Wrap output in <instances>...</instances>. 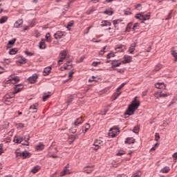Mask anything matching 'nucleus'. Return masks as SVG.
Returning a JSON list of instances; mask_svg holds the SVG:
<instances>
[{
  "instance_id": "f257e3e1",
  "label": "nucleus",
  "mask_w": 177,
  "mask_h": 177,
  "mask_svg": "<svg viewBox=\"0 0 177 177\" xmlns=\"http://www.w3.org/2000/svg\"><path fill=\"white\" fill-rule=\"evenodd\" d=\"M140 106V102L138 100V97H136L132 101L131 104L129 106L126 114L127 115H133L135 111Z\"/></svg>"
},
{
  "instance_id": "f03ea898",
  "label": "nucleus",
  "mask_w": 177,
  "mask_h": 177,
  "mask_svg": "<svg viewBox=\"0 0 177 177\" xmlns=\"http://www.w3.org/2000/svg\"><path fill=\"white\" fill-rule=\"evenodd\" d=\"M118 133H120V129L117 126L113 127L109 131V136H111V138H115Z\"/></svg>"
},
{
  "instance_id": "7ed1b4c3",
  "label": "nucleus",
  "mask_w": 177,
  "mask_h": 177,
  "mask_svg": "<svg viewBox=\"0 0 177 177\" xmlns=\"http://www.w3.org/2000/svg\"><path fill=\"white\" fill-rule=\"evenodd\" d=\"M136 19H139V20H142L145 21V20H149L150 19V14L148 13L147 15H145L144 13L137 14L136 15Z\"/></svg>"
},
{
  "instance_id": "20e7f679",
  "label": "nucleus",
  "mask_w": 177,
  "mask_h": 177,
  "mask_svg": "<svg viewBox=\"0 0 177 177\" xmlns=\"http://www.w3.org/2000/svg\"><path fill=\"white\" fill-rule=\"evenodd\" d=\"M67 56V51L66 50H62L59 53V59L58 60V64L60 66L62 63H63V61L66 59Z\"/></svg>"
},
{
  "instance_id": "39448f33",
  "label": "nucleus",
  "mask_w": 177,
  "mask_h": 177,
  "mask_svg": "<svg viewBox=\"0 0 177 177\" xmlns=\"http://www.w3.org/2000/svg\"><path fill=\"white\" fill-rule=\"evenodd\" d=\"M20 81V77L19 76L12 77L10 76L8 80L7 81V84H17Z\"/></svg>"
},
{
  "instance_id": "423d86ee",
  "label": "nucleus",
  "mask_w": 177,
  "mask_h": 177,
  "mask_svg": "<svg viewBox=\"0 0 177 177\" xmlns=\"http://www.w3.org/2000/svg\"><path fill=\"white\" fill-rule=\"evenodd\" d=\"M115 50L116 52H124V50H127V46L125 45L118 44L115 47Z\"/></svg>"
},
{
  "instance_id": "0eeeda50",
  "label": "nucleus",
  "mask_w": 177,
  "mask_h": 177,
  "mask_svg": "<svg viewBox=\"0 0 177 177\" xmlns=\"http://www.w3.org/2000/svg\"><path fill=\"white\" fill-rule=\"evenodd\" d=\"M66 36V32L57 31L55 34H54V37L55 39H61Z\"/></svg>"
},
{
  "instance_id": "6e6552de",
  "label": "nucleus",
  "mask_w": 177,
  "mask_h": 177,
  "mask_svg": "<svg viewBox=\"0 0 177 177\" xmlns=\"http://www.w3.org/2000/svg\"><path fill=\"white\" fill-rule=\"evenodd\" d=\"M102 143H103V142L100 140H95L94 142H93V146H95V147H94V150H99V149H100V146H102Z\"/></svg>"
},
{
  "instance_id": "1a4fd4ad",
  "label": "nucleus",
  "mask_w": 177,
  "mask_h": 177,
  "mask_svg": "<svg viewBox=\"0 0 177 177\" xmlns=\"http://www.w3.org/2000/svg\"><path fill=\"white\" fill-rule=\"evenodd\" d=\"M131 62H132V57L129 55H124L122 63L126 64L127 63H131Z\"/></svg>"
},
{
  "instance_id": "9d476101",
  "label": "nucleus",
  "mask_w": 177,
  "mask_h": 177,
  "mask_svg": "<svg viewBox=\"0 0 177 177\" xmlns=\"http://www.w3.org/2000/svg\"><path fill=\"white\" fill-rule=\"evenodd\" d=\"M37 80H38V75L37 74H34L28 78V81L30 84H35V82H37Z\"/></svg>"
},
{
  "instance_id": "9b49d317",
  "label": "nucleus",
  "mask_w": 177,
  "mask_h": 177,
  "mask_svg": "<svg viewBox=\"0 0 177 177\" xmlns=\"http://www.w3.org/2000/svg\"><path fill=\"white\" fill-rule=\"evenodd\" d=\"M23 140L25 141V143H22L24 146H29L30 142H28V141L30 140V136L29 135L24 136V137H23Z\"/></svg>"
},
{
  "instance_id": "f8f14e48",
  "label": "nucleus",
  "mask_w": 177,
  "mask_h": 177,
  "mask_svg": "<svg viewBox=\"0 0 177 177\" xmlns=\"http://www.w3.org/2000/svg\"><path fill=\"white\" fill-rule=\"evenodd\" d=\"M29 110H30V113H37V111L38 110L37 104L31 105L29 108Z\"/></svg>"
},
{
  "instance_id": "ddd939ff",
  "label": "nucleus",
  "mask_w": 177,
  "mask_h": 177,
  "mask_svg": "<svg viewBox=\"0 0 177 177\" xmlns=\"http://www.w3.org/2000/svg\"><path fill=\"white\" fill-rule=\"evenodd\" d=\"M156 88H157V89H165V84H164V82H158L156 83L155 84Z\"/></svg>"
},
{
  "instance_id": "4468645a",
  "label": "nucleus",
  "mask_w": 177,
  "mask_h": 177,
  "mask_svg": "<svg viewBox=\"0 0 177 177\" xmlns=\"http://www.w3.org/2000/svg\"><path fill=\"white\" fill-rule=\"evenodd\" d=\"M21 89H23V85L21 84L17 85L12 95H15V93H19V92L21 91Z\"/></svg>"
},
{
  "instance_id": "2eb2a0df",
  "label": "nucleus",
  "mask_w": 177,
  "mask_h": 177,
  "mask_svg": "<svg viewBox=\"0 0 177 177\" xmlns=\"http://www.w3.org/2000/svg\"><path fill=\"white\" fill-rule=\"evenodd\" d=\"M15 143H21L23 142V137L15 136L13 139Z\"/></svg>"
},
{
  "instance_id": "dca6fc26",
  "label": "nucleus",
  "mask_w": 177,
  "mask_h": 177,
  "mask_svg": "<svg viewBox=\"0 0 177 177\" xmlns=\"http://www.w3.org/2000/svg\"><path fill=\"white\" fill-rule=\"evenodd\" d=\"M84 172H85V174H91V172H93V167L92 166H87L84 169Z\"/></svg>"
},
{
  "instance_id": "f3484780",
  "label": "nucleus",
  "mask_w": 177,
  "mask_h": 177,
  "mask_svg": "<svg viewBox=\"0 0 177 177\" xmlns=\"http://www.w3.org/2000/svg\"><path fill=\"white\" fill-rule=\"evenodd\" d=\"M45 149V145L42 142H39L35 146V149L38 151L44 150Z\"/></svg>"
},
{
  "instance_id": "a211bd4d",
  "label": "nucleus",
  "mask_w": 177,
  "mask_h": 177,
  "mask_svg": "<svg viewBox=\"0 0 177 177\" xmlns=\"http://www.w3.org/2000/svg\"><path fill=\"white\" fill-rule=\"evenodd\" d=\"M124 143L126 145H132L133 143H135V140L133 138H126V140L124 141Z\"/></svg>"
},
{
  "instance_id": "6ab92c4d",
  "label": "nucleus",
  "mask_w": 177,
  "mask_h": 177,
  "mask_svg": "<svg viewBox=\"0 0 177 177\" xmlns=\"http://www.w3.org/2000/svg\"><path fill=\"white\" fill-rule=\"evenodd\" d=\"M135 48H136V43H133L129 48V53L132 54L135 52Z\"/></svg>"
},
{
  "instance_id": "aec40b11",
  "label": "nucleus",
  "mask_w": 177,
  "mask_h": 177,
  "mask_svg": "<svg viewBox=\"0 0 177 177\" xmlns=\"http://www.w3.org/2000/svg\"><path fill=\"white\" fill-rule=\"evenodd\" d=\"M71 172L67 167H65V169L61 172L60 176H64L66 175H70Z\"/></svg>"
},
{
  "instance_id": "412c9836",
  "label": "nucleus",
  "mask_w": 177,
  "mask_h": 177,
  "mask_svg": "<svg viewBox=\"0 0 177 177\" xmlns=\"http://www.w3.org/2000/svg\"><path fill=\"white\" fill-rule=\"evenodd\" d=\"M84 122V120H82V117L77 118L75 123L74 125H75L76 127L78 125H81V124H82Z\"/></svg>"
},
{
  "instance_id": "4be33fe9",
  "label": "nucleus",
  "mask_w": 177,
  "mask_h": 177,
  "mask_svg": "<svg viewBox=\"0 0 177 177\" xmlns=\"http://www.w3.org/2000/svg\"><path fill=\"white\" fill-rule=\"evenodd\" d=\"M28 157H31L30 153L27 151H24V152H22V158H28Z\"/></svg>"
},
{
  "instance_id": "5701e85b",
  "label": "nucleus",
  "mask_w": 177,
  "mask_h": 177,
  "mask_svg": "<svg viewBox=\"0 0 177 177\" xmlns=\"http://www.w3.org/2000/svg\"><path fill=\"white\" fill-rule=\"evenodd\" d=\"M21 24H23V19H19L15 23L14 26L15 28H19Z\"/></svg>"
},
{
  "instance_id": "b1692460",
  "label": "nucleus",
  "mask_w": 177,
  "mask_h": 177,
  "mask_svg": "<svg viewBox=\"0 0 177 177\" xmlns=\"http://www.w3.org/2000/svg\"><path fill=\"white\" fill-rule=\"evenodd\" d=\"M51 71H52V68L50 66L45 68L44 70V75H48V74L50 73Z\"/></svg>"
},
{
  "instance_id": "393cba45",
  "label": "nucleus",
  "mask_w": 177,
  "mask_h": 177,
  "mask_svg": "<svg viewBox=\"0 0 177 177\" xmlns=\"http://www.w3.org/2000/svg\"><path fill=\"white\" fill-rule=\"evenodd\" d=\"M111 26V22L109 21H103L101 24V27H107Z\"/></svg>"
},
{
  "instance_id": "a878e982",
  "label": "nucleus",
  "mask_w": 177,
  "mask_h": 177,
  "mask_svg": "<svg viewBox=\"0 0 177 177\" xmlns=\"http://www.w3.org/2000/svg\"><path fill=\"white\" fill-rule=\"evenodd\" d=\"M45 48H46V44H45V39H42L39 42V48L40 49H45Z\"/></svg>"
},
{
  "instance_id": "bb28decb",
  "label": "nucleus",
  "mask_w": 177,
  "mask_h": 177,
  "mask_svg": "<svg viewBox=\"0 0 177 177\" xmlns=\"http://www.w3.org/2000/svg\"><path fill=\"white\" fill-rule=\"evenodd\" d=\"M169 171H171L169 167H165L163 169L160 170V172H162V174H168Z\"/></svg>"
},
{
  "instance_id": "cd10ccee",
  "label": "nucleus",
  "mask_w": 177,
  "mask_h": 177,
  "mask_svg": "<svg viewBox=\"0 0 177 177\" xmlns=\"http://www.w3.org/2000/svg\"><path fill=\"white\" fill-rule=\"evenodd\" d=\"M89 128H91V125H89V124H86L84 125V127L82 129V131L84 133H86V132H88Z\"/></svg>"
},
{
  "instance_id": "c85d7f7f",
  "label": "nucleus",
  "mask_w": 177,
  "mask_h": 177,
  "mask_svg": "<svg viewBox=\"0 0 177 177\" xmlns=\"http://www.w3.org/2000/svg\"><path fill=\"white\" fill-rule=\"evenodd\" d=\"M39 169H41V167H39V166H35L32 170L31 172L32 174H37V172H38V171H39Z\"/></svg>"
},
{
  "instance_id": "c756f323",
  "label": "nucleus",
  "mask_w": 177,
  "mask_h": 177,
  "mask_svg": "<svg viewBox=\"0 0 177 177\" xmlns=\"http://www.w3.org/2000/svg\"><path fill=\"white\" fill-rule=\"evenodd\" d=\"M73 68V66L70 65V61L64 64V70H70Z\"/></svg>"
},
{
  "instance_id": "7c9ffc66",
  "label": "nucleus",
  "mask_w": 177,
  "mask_h": 177,
  "mask_svg": "<svg viewBox=\"0 0 177 177\" xmlns=\"http://www.w3.org/2000/svg\"><path fill=\"white\" fill-rule=\"evenodd\" d=\"M49 94L48 95H45L43 97V102H46V100H48V99H49L50 97V96H52V93H48Z\"/></svg>"
},
{
  "instance_id": "2f4dec72",
  "label": "nucleus",
  "mask_w": 177,
  "mask_h": 177,
  "mask_svg": "<svg viewBox=\"0 0 177 177\" xmlns=\"http://www.w3.org/2000/svg\"><path fill=\"white\" fill-rule=\"evenodd\" d=\"M46 40L47 42H52V37H50V33H47L46 35Z\"/></svg>"
},
{
  "instance_id": "473e14b6",
  "label": "nucleus",
  "mask_w": 177,
  "mask_h": 177,
  "mask_svg": "<svg viewBox=\"0 0 177 177\" xmlns=\"http://www.w3.org/2000/svg\"><path fill=\"white\" fill-rule=\"evenodd\" d=\"M7 21H8V17H2L0 19V24H3V23H6Z\"/></svg>"
},
{
  "instance_id": "72a5a7b5",
  "label": "nucleus",
  "mask_w": 177,
  "mask_h": 177,
  "mask_svg": "<svg viewBox=\"0 0 177 177\" xmlns=\"http://www.w3.org/2000/svg\"><path fill=\"white\" fill-rule=\"evenodd\" d=\"M106 48H107V46L104 47L103 49L100 51L99 55L100 56H103L104 55V53H106Z\"/></svg>"
},
{
  "instance_id": "f704fd0d",
  "label": "nucleus",
  "mask_w": 177,
  "mask_h": 177,
  "mask_svg": "<svg viewBox=\"0 0 177 177\" xmlns=\"http://www.w3.org/2000/svg\"><path fill=\"white\" fill-rule=\"evenodd\" d=\"M171 55L175 58V62H177V53L175 50L171 51Z\"/></svg>"
},
{
  "instance_id": "c9c22d12",
  "label": "nucleus",
  "mask_w": 177,
  "mask_h": 177,
  "mask_svg": "<svg viewBox=\"0 0 177 177\" xmlns=\"http://www.w3.org/2000/svg\"><path fill=\"white\" fill-rule=\"evenodd\" d=\"M10 55H16L17 53V48H12L9 52Z\"/></svg>"
},
{
  "instance_id": "e433bc0d",
  "label": "nucleus",
  "mask_w": 177,
  "mask_h": 177,
  "mask_svg": "<svg viewBox=\"0 0 177 177\" xmlns=\"http://www.w3.org/2000/svg\"><path fill=\"white\" fill-rule=\"evenodd\" d=\"M132 28V24H129L126 28V32H129Z\"/></svg>"
},
{
  "instance_id": "4c0bfd02",
  "label": "nucleus",
  "mask_w": 177,
  "mask_h": 177,
  "mask_svg": "<svg viewBox=\"0 0 177 177\" xmlns=\"http://www.w3.org/2000/svg\"><path fill=\"white\" fill-rule=\"evenodd\" d=\"M121 95V92L118 91L115 94L113 95V100H115Z\"/></svg>"
},
{
  "instance_id": "58836bf2",
  "label": "nucleus",
  "mask_w": 177,
  "mask_h": 177,
  "mask_svg": "<svg viewBox=\"0 0 177 177\" xmlns=\"http://www.w3.org/2000/svg\"><path fill=\"white\" fill-rule=\"evenodd\" d=\"M115 61L112 62V68H115V67H120L121 66V62L118 64H114Z\"/></svg>"
},
{
  "instance_id": "ea45409f",
  "label": "nucleus",
  "mask_w": 177,
  "mask_h": 177,
  "mask_svg": "<svg viewBox=\"0 0 177 177\" xmlns=\"http://www.w3.org/2000/svg\"><path fill=\"white\" fill-rule=\"evenodd\" d=\"M140 129V128L139 127V126H136L134 127L133 132H134V133H139Z\"/></svg>"
},
{
  "instance_id": "a19ab883",
  "label": "nucleus",
  "mask_w": 177,
  "mask_h": 177,
  "mask_svg": "<svg viewBox=\"0 0 177 177\" xmlns=\"http://www.w3.org/2000/svg\"><path fill=\"white\" fill-rule=\"evenodd\" d=\"M75 139H77V136H69V140L71 142H74V140H75Z\"/></svg>"
},
{
  "instance_id": "79ce46f5",
  "label": "nucleus",
  "mask_w": 177,
  "mask_h": 177,
  "mask_svg": "<svg viewBox=\"0 0 177 177\" xmlns=\"http://www.w3.org/2000/svg\"><path fill=\"white\" fill-rule=\"evenodd\" d=\"M162 68V65L158 64L155 66V71H158L159 70H161Z\"/></svg>"
},
{
  "instance_id": "37998d69",
  "label": "nucleus",
  "mask_w": 177,
  "mask_h": 177,
  "mask_svg": "<svg viewBox=\"0 0 177 177\" xmlns=\"http://www.w3.org/2000/svg\"><path fill=\"white\" fill-rule=\"evenodd\" d=\"M154 95H155V97H156V99H160V97H162L161 92H156L155 93Z\"/></svg>"
},
{
  "instance_id": "c03bdc74",
  "label": "nucleus",
  "mask_w": 177,
  "mask_h": 177,
  "mask_svg": "<svg viewBox=\"0 0 177 177\" xmlns=\"http://www.w3.org/2000/svg\"><path fill=\"white\" fill-rule=\"evenodd\" d=\"M114 56H115V55H114L113 52H111L107 55L106 57L107 59H111V57H114Z\"/></svg>"
},
{
  "instance_id": "a18cd8bd",
  "label": "nucleus",
  "mask_w": 177,
  "mask_h": 177,
  "mask_svg": "<svg viewBox=\"0 0 177 177\" xmlns=\"http://www.w3.org/2000/svg\"><path fill=\"white\" fill-rule=\"evenodd\" d=\"M15 42H16V39H12V40L8 41V46H10V45H15Z\"/></svg>"
},
{
  "instance_id": "49530a36",
  "label": "nucleus",
  "mask_w": 177,
  "mask_h": 177,
  "mask_svg": "<svg viewBox=\"0 0 177 177\" xmlns=\"http://www.w3.org/2000/svg\"><path fill=\"white\" fill-rule=\"evenodd\" d=\"M105 15H109V16H111V15H113V11L110 10H106V11H104V12Z\"/></svg>"
},
{
  "instance_id": "de8ad7c7",
  "label": "nucleus",
  "mask_w": 177,
  "mask_h": 177,
  "mask_svg": "<svg viewBox=\"0 0 177 177\" xmlns=\"http://www.w3.org/2000/svg\"><path fill=\"white\" fill-rule=\"evenodd\" d=\"M16 157H23V152L15 151Z\"/></svg>"
},
{
  "instance_id": "09e8293b",
  "label": "nucleus",
  "mask_w": 177,
  "mask_h": 177,
  "mask_svg": "<svg viewBox=\"0 0 177 177\" xmlns=\"http://www.w3.org/2000/svg\"><path fill=\"white\" fill-rule=\"evenodd\" d=\"M169 93H162L161 92V97H167L168 96H169Z\"/></svg>"
},
{
  "instance_id": "8fccbe9b",
  "label": "nucleus",
  "mask_w": 177,
  "mask_h": 177,
  "mask_svg": "<svg viewBox=\"0 0 177 177\" xmlns=\"http://www.w3.org/2000/svg\"><path fill=\"white\" fill-rule=\"evenodd\" d=\"M172 13H174V11L171 10L167 16V17L166 18V20H169V19H171L172 17Z\"/></svg>"
},
{
  "instance_id": "3c124183",
  "label": "nucleus",
  "mask_w": 177,
  "mask_h": 177,
  "mask_svg": "<svg viewBox=\"0 0 177 177\" xmlns=\"http://www.w3.org/2000/svg\"><path fill=\"white\" fill-rule=\"evenodd\" d=\"M12 97H13V96L10 97V95L9 94H7L4 97V99H5V100H6V102H9V99H12Z\"/></svg>"
},
{
  "instance_id": "603ef678",
  "label": "nucleus",
  "mask_w": 177,
  "mask_h": 177,
  "mask_svg": "<svg viewBox=\"0 0 177 177\" xmlns=\"http://www.w3.org/2000/svg\"><path fill=\"white\" fill-rule=\"evenodd\" d=\"M159 140H160V134H158V133H155V140H156V142H158Z\"/></svg>"
},
{
  "instance_id": "864d4df0",
  "label": "nucleus",
  "mask_w": 177,
  "mask_h": 177,
  "mask_svg": "<svg viewBox=\"0 0 177 177\" xmlns=\"http://www.w3.org/2000/svg\"><path fill=\"white\" fill-rule=\"evenodd\" d=\"M73 100H74V98L73 97H69L68 98V100H67L66 103L68 104H70V103H71V102H73Z\"/></svg>"
},
{
  "instance_id": "5fc2aeb1",
  "label": "nucleus",
  "mask_w": 177,
  "mask_h": 177,
  "mask_svg": "<svg viewBox=\"0 0 177 177\" xmlns=\"http://www.w3.org/2000/svg\"><path fill=\"white\" fill-rule=\"evenodd\" d=\"M99 64H100V62H94L92 63V66H93L94 67H97Z\"/></svg>"
},
{
  "instance_id": "6e6d98bb",
  "label": "nucleus",
  "mask_w": 177,
  "mask_h": 177,
  "mask_svg": "<svg viewBox=\"0 0 177 177\" xmlns=\"http://www.w3.org/2000/svg\"><path fill=\"white\" fill-rule=\"evenodd\" d=\"M19 63H21V64H24V63H27V59L26 58H21Z\"/></svg>"
},
{
  "instance_id": "4d7b16f0",
  "label": "nucleus",
  "mask_w": 177,
  "mask_h": 177,
  "mask_svg": "<svg viewBox=\"0 0 177 177\" xmlns=\"http://www.w3.org/2000/svg\"><path fill=\"white\" fill-rule=\"evenodd\" d=\"M113 26H115V28H117V24H118V23H120V21L118 19L114 20L113 21Z\"/></svg>"
},
{
  "instance_id": "13d9d810",
  "label": "nucleus",
  "mask_w": 177,
  "mask_h": 177,
  "mask_svg": "<svg viewBox=\"0 0 177 177\" xmlns=\"http://www.w3.org/2000/svg\"><path fill=\"white\" fill-rule=\"evenodd\" d=\"M73 25H74V21H71L69 23H68L67 28H68L69 27H73Z\"/></svg>"
},
{
  "instance_id": "bf43d9fd",
  "label": "nucleus",
  "mask_w": 177,
  "mask_h": 177,
  "mask_svg": "<svg viewBox=\"0 0 177 177\" xmlns=\"http://www.w3.org/2000/svg\"><path fill=\"white\" fill-rule=\"evenodd\" d=\"M3 153V145L0 144V156Z\"/></svg>"
},
{
  "instance_id": "052dcab7",
  "label": "nucleus",
  "mask_w": 177,
  "mask_h": 177,
  "mask_svg": "<svg viewBox=\"0 0 177 177\" xmlns=\"http://www.w3.org/2000/svg\"><path fill=\"white\" fill-rule=\"evenodd\" d=\"M136 9H137V10H142V5L138 4L137 6H136Z\"/></svg>"
},
{
  "instance_id": "680f3d73",
  "label": "nucleus",
  "mask_w": 177,
  "mask_h": 177,
  "mask_svg": "<svg viewBox=\"0 0 177 177\" xmlns=\"http://www.w3.org/2000/svg\"><path fill=\"white\" fill-rule=\"evenodd\" d=\"M131 177H140V172L135 173Z\"/></svg>"
},
{
  "instance_id": "e2e57ef3",
  "label": "nucleus",
  "mask_w": 177,
  "mask_h": 177,
  "mask_svg": "<svg viewBox=\"0 0 177 177\" xmlns=\"http://www.w3.org/2000/svg\"><path fill=\"white\" fill-rule=\"evenodd\" d=\"M124 154H125V151H122V152H118V153H116V156H124Z\"/></svg>"
},
{
  "instance_id": "0e129e2a",
  "label": "nucleus",
  "mask_w": 177,
  "mask_h": 177,
  "mask_svg": "<svg viewBox=\"0 0 177 177\" xmlns=\"http://www.w3.org/2000/svg\"><path fill=\"white\" fill-rule=\"evenodd\" d=\"M25 53L27 55V56H34V53H30L28 51H26Z\"/></svg>"
},
{
  "instance_id": "69168bd1",
  "label": "nucleus",
  "mask_w": 177,
  "mask_h": 177,
  "mask_svg": "<svg viewBox=\"0 0 177 177\" xmlns=\"http://www.w3.org/2000/svg\"><path fill=\"white\" fill-rule=\"evenodd\" d=\"M126 84L125 83H122L118 88V91H120V89H122V88H124V86H125Z\"/></svg>"
},
{
  "instance_id": "338daca9",
  "label": "nucleus",
  "mask_w": 177,
  "mask_h": 177,
  "mask_svg": "<svg viewBox=\"0 0 177 177\" xmlns=\"http://www.w3.org/2000/svg\"><path fill=\"white\" fill-rule=\"evenodd\" d=\"M73 74H74V71H70L69 75H68L69 78H73Z\"/></svg>"
},
{
  "instance_id": "774afa93",
  "label": "nucleus",
  "mask_w": 177,
  "mask_h": 177,
  "mask_svg": "<svg viewBox=\"0 0 177 177\" xmlns=\"http://www.w3.org/2000/svg\"><path fill=\"white\" fill-rule=\"evenodd\" d=\"M139 26V24L136 23L133 25V30H136V27H138Z\"/></svg>"
}]
</instances>
